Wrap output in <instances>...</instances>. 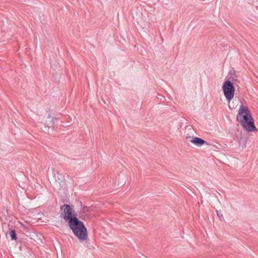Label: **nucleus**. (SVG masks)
Instances as JSON below:
<instances>
[{
    "instance_id": "nucleus-1",
    "label": "nucleus",
    "mask_w": 258,
    "mask_h": 258,
    "mask_svg": "<svg viewBox=\"0 0 258 258\" xmlns=\"http://www.w3.org/2000/svg\"><path fill=\"white\" fill-rule=\"evenodd\" d=\"M60 217L68 222L70 229L80 242L86 240L88 233L84 222L79 219L74 210L69 204L60 206Z\"/></svg>"
},
{
    "instance_id": "nucleus-2",
    "label": "nucleus",
    "mask_w": 258,
    "mask_h": 258,
    "mask_svg": "<svg viewBox=\"0 0 258 258\" xmlns=\"http://www.w3.org/2000/svg\"><path fill=\"white\" fill-rule=\"evenodd\" d=\"M237 120L242 128L248 133L257 132L251 112L247 107L241 105L238 110Z\"/></svg>"
},
{
    "instance_id": "nucleus-3",
    "label": "nucleus",
    "mask_w": 258,
    "mask_h": 258,
    "mask_svg": "<svg viewBox=\"0 0 258 258\" xmlns=\"http://www.w3.org/2000/svg\"><path fill=\"white\" fill-rule=\"evenodd\" d=\"M235 84L230 81H225L222 86V89L226 100L229 102L233 98L235 91Z\"/></svg>"
},
{
    "instance_id": "nucleus-4",
    "label": "nucleus",
    "mask_w": 258,
    "mask_h": 258,
    "mask_svg": "<svg viewBox=\"0 0 258 258\" xmlns=\"http://www.w3.org/2000/svg\"><path fill=\"white\" fill-rule=\"evenodd\" d=\"M53 177L55 178V182L58 183L59 186V189L66 188V181L62 174H59L57 172V174L53 172Z\"/></svg>"
},
{
    "instance_id": "nucleus-5",
    "label": "nucleus",
    "mask_w": 258,
    "mask_h": 258,
    "mask_svg": "<svg viewBox=\"0 0 258 258\" xmlns=\"http://www.w3.org/2000/svg\"><path fill=\"white\" fill-rule=\"evenodd\" d=\"M80 206H81V210L79 212V217L80 219L85 220L86 217H87L90 213L89 208L86 206L83 205L81 202H80Z\"/></svg>"
},
{
    "instance_id": "nucleus-6",
    "label": "nucleus",
    "mask_w": 258,
    "mask_h": 258,
    "mask_svg": "<svg viewBox=\"0 0 258 258\" xmlns=\"http://www.w3.org/2000/svg\"><path fill=\"white\" fill-rule=\"evenodd\" d=\"M237 78V77L235 74V71L233 68H232L229 71L225 81H230L231 82L236 84V82H238Z\"/></svg>"
},
{
    "instance_id": "nucleus-7",
    "label": "nucleus",
    "mask_w": 258,
    "mask_h": 258,
    "mask_svg": "<svg viewBox=\"0 0 258 258\" xmlns=\"http://www.w3.org/2000/svg\"><path fill=\"white\" fill-rule=\"evenodd\" d=\"M190 142L198 147H201L204 145H209L207 141L197 137H192Z\"/></svg>"
},
{
    "instance_id": "nucleus-8",
    "label": "nucleus",
    "mask_w": 258,
    "mask_h": 258,
    "mask_svg": "<svg viewBox=\"0 0 258 258\" xmlns=\"http://www.w3.org/2000/svg\"><path fill=\"white\" fill-rule=\"evenodd\" d=\"M9 235L11 237V239L14 240L16 242H18V237L16 231L15 229H11L9 233Z\"/></svg>"
},
{
    "instance_id": "nucleus-9",
    "label": "nucleus",
    "mask_w": 258,
    "mask_h": 258,
    "mask_svg": "<svg viewBox=\"0 0 258 258\" xmlns=\"http://www.w3.org/2000/svg\"><path fill=\"white\" fill-rule=\"evenodd\" d=\"M247 141V138L246 137H241L238 138V142L239 146H241L242 148L245 147Z\"/></svg>"
},
{
    "instance_id": "nucleus-10",
    "label": "nucleus",
    "mask_w": 258,
    "mask_h": 258,
    "mask_svg": "<svg viewBox=\"0 0 258 258\" xmlns=\"http://www.w3.org/2000/svg\"><path fill=\"white\" fill-rule=\"evenodd\" d=\"M57 119H58V118L57 117H52L51 121H50V123H49L47 125V126H48V127H53V126L54 125V124H55V121L56 120H57Z\"/></svg>"
},
{
    "instance_id": "nucleus-11",
    "label": "nucleus",
    "mask_w": 258,
    "mask_h": 258,
    "mask_svg": "<svg viewBox=\"0 0 258 258\" xmlns=\"http://www.w3.org/2000/svg\"><path fill=\"white\" fill-rule=\"evenodd\" d=\"M216 212L217 215L219 219L220 220H222V219H223V216L222 214H221V212H220L219 211H218L217 210H216Z\"/></svg>"
},
{
    "instance_id": "nucleus-12",
    "label": "nucleus",
    "mask_w": 258,
    "mask_h": 258,
    "mask_svg": "<svg viewBox=\"0 0 258 258\" xmlns=\"http://www.w3.org/2000/svg\"><path fill=\"white\" fill-rule=\"evenodd\" d=\"M21 226H22V227L23 228L24 230L26 232H29V230L28 228L25 225H24L23 223H21Z\"/></svg>"
},
{
    "instance_id": "nucleus-13",
    "label": "nucleus",
    "mask_w": 258,
    "mask_h": 258,
    "mask_svg": "<svg viewBox=\"0 0 258 258\" xmlns=\"http://www.w3.org/2000/svg\"><path fill=\"white\" fill-rule=\"evenodd\" d=\"M47 118H51V115L50 114H48V116H47Z\"/></svg>"
}]
</instances>
